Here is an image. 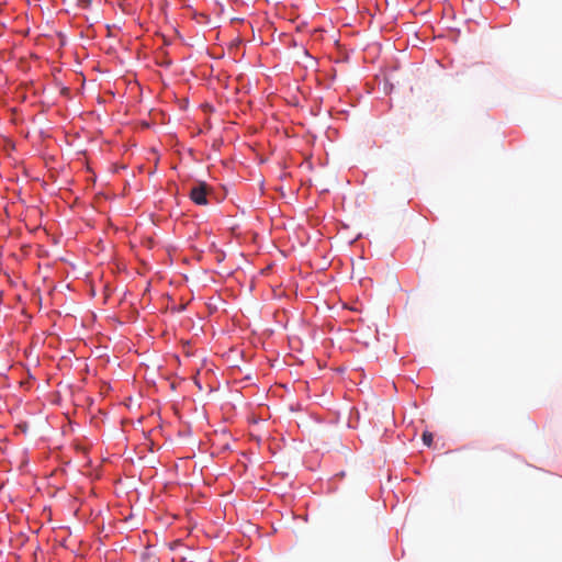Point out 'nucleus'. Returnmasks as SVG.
<instances>
[{"instance_id": "1", "label": "nucleus", "mask_w": 562, "mask_h": 562, "mask_svg": "<svg viewBox=\"0 0 562 562\" xmlns=\"http://www.w3.org/2000/svg\"><path fill=\"white\" fill-rule=\"evenodd\" d=\"M209 187L204 182H200L198 186L193 187L190 191V198L191 200L198 204V205H205L207 204V195Z\"/></svg>"}, {"instance_id": "2", "label": "nucleus", "mask_w": 562, "mask_h": 562, "mask_svg": "<svg viewBox=\"0 0 562 562\" xmlns=\"http://www.w3.org/2000/svg\"><path fill=\"white\" fill-rule=\"evenodd\" d=\"M422 439H423V442L426 445V446H430L432 443V440H434V436L431 432H428V431H425L422 436Z\"/></svg>"}]
</instances>
